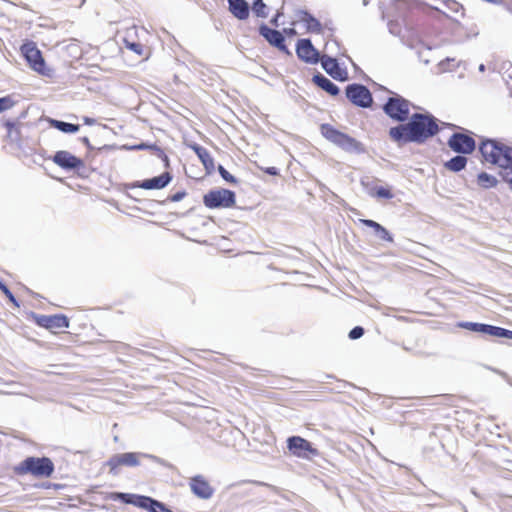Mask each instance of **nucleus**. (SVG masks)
Returning <instances> with one entry per match:
<instances>
[{"mask_svg": "<svg viewBox=\"0 0 512 512\" xmlns=\"http://www.w3.org/2000/svg\"><path fill=\"white\" fill-rule=\"evenodd\" d=\"M392 9L394 18L387 22L389 33L398 36L401 42L411 49L423 43L422 25L428 11H435L450 18L444 11L420 0H393Z\"/></svg>", "mask_w": 512, "mask_h": 512, "instance_id": "1", "label": "nucleus"}, {"mask_svg": "<svg viewBox=\"0 0 512 512\" xmlns=\"http://www.w3.org/2000/svg\"><path fill=\"white\" fill-rule=\"evenodd\" d=\"M441 121L428 111L414 112L404 124H397L388 130L390 140L399 148L409 143L425 144L441 131Z\"/></svg>", "mask_w": 512, "mask_h": 512, "instance_id": "2", "label": "nucleus"}, {"mask_svg": "<svg viewBox=\"0 0 512 512\" xmlns=\"http://www.w3.org/2000/svg\"><path fill=\"white\" fill-rule=\"evenodd\" d=\"M478 151L482 163H489L500 169L512 170V146L496 138L481 137Z\"/></svg>", "mask_w": 512, "mask_h": 512, "instance_id": "3", "label": "nucleus"}, {"mask_svg": "<svg viewBox=\"0 0 512 512\" xmlns=\"http://www.w3.org/2000/svg\"><path fill=\"white\" fill-rule=\"evenodd\" d=\"M55 472V464L47 456H27L13 467L16 476L30 475L36 479L50 478Z\"/></svg>", "mask_w": 512, "mask_h": 512, "instance_id": "4", "label": "nucleus"}, {"mask_svg": "<svg viewBox=\"0 0 512 512\" xmlns=\"http://www.w3.org/2000/svg\"><path fill=\"white\" fill-rule=\"evenodd\" d=\"M321 135L342 149L351 154L361 155L367 152L365 145L349 134L340 131L330 123H322L319 127Z\"/></svg>", "mask_w": 512, "mask_h": 512, "instance_id": "5", "label": "nucleus"}, {"mask_svg": "<svg viewBox=\"0 0 512 512\" xmlns=\"http://www.w3.org/2000/svg\"><path fill=\"white\" fill-rule=\"evenodd\" d=\"M415 106L402 95L391 92L386 101L381 105L383 113L392 121L404 124L411 117L410 109Z\"/></svg>", "mask_w": 512, "mask_h": 512, "instance_id": "6", "label": "nucleus"}, {"mask_svg": "<svg viewBox=\"0 0 512 512\" xmlns=\"http://www.w3.org/2000/svg\"><path fill=\"white\" fill-rule=\"evenodd\" d=\"M119 149L125 150V151H141V150L151 151L152 154H154L157 158H159L162 161L164 168H167V169L171 168V162H170L169 156L164 151V149L161 148L160 146H158L156 143H151L148 141H141L136 144H124L121 146H118L117 144H104L102 146L96 147V151L99 153L116 151Z\"/></svg>", "mask_w": 512, "mask_h": 512, "instance_id": "7", "label": "nucleus"}, {"mask_svg": "<svg viewBox=\"0 0 512 512\" xmlns=\"http://www.w3.org/2000/svg\"><path fill=\"white\" fill-rule=\"evenodd\" d=\"M20 51L28 66L33 71L42 76H52L53 70L47 66L41 50L34 41L25 40L20 46Z\"/></svg>", "mask_w": 512, "mask_h": 512, "instance_id": "8", "label": "nucleus"}, {"mask_svg": "<svg viewBox=\"0 0 512 512\" xmlns=\"http://www.w3.org/2000/svg\"><path fill=\"white\" fill-rule=\"evenodd\" d=\"M202 202L210 210L233 208L236 206V193L228 188H212L203 195Z\"/></svg>", "mask_w": 512, "mask_h": 512, "instance_id": "9", "label": "nucleus"}, {"mask_svg": "<svg viewBox=\"0 0 512 512\" xmlns=\"http://www.w3.org/2000/svg\"><path fill=\"white\" fill-rule=\"evenodd\" d=\"M456 327L478 334L483 338L512 340V330L492 324L472 321H458L456 323Z\"/></svg>", "mask_w": 512, "mask_h": 512, "instance_id": "10", "label": "nucleus"}, {"mask_svg": "<svg viewBox=\"0 0 512 512\" xmlns=\"http://www.w3.org/2000/svg\"><path fill=\"white\" fill-rule=\"evenodd\" d=\"M447 140L448 147L456 154L471 155L477 148L474 133L465 128H459Z\"/></svg>", "mask_w": 512, "mask_h": 512, "instance_id": "11", "label": "nucleus"}, {"mask_svg": "<svg viewBox=\"0 0 512 512\" xmlns=\"http://www.w3.org/2000/svg\"><path fill=\"white\" fill-rule=\"evenodd\" d=\"M286 447L291 455L300 459L312 460L320 455L319 450L314 447L312 442L299 435L289 436L286 439Z\"/></svg>", "mask_w": 512, "mask_h": 512, "instance_id": "12", "label": "nucleus"}, {"mask_svg": "<svg viewBox=\"0 0 512 512\" xmlns=\"http://www.w3.org/2000/svg\"><path fill=\"white\" fill-rule=\"evenodd\" d=\"M345 97L354 106L371 108L373 96L370 89L362 83H350L345 87Z\"/></svg>", "mask_w": 512, "mask_h": 512, "instance_id": "13", "label": "nucleus"}, {"mask_svg": "<svg viewBox=\"0 0 512 512\" xmlns=\"http://www.w3.org/2000/svg\"><path fill=\"white\" fill-rule=\"evenodd\" d=\"M58 167L66 172H73L81 176V171L85 169V161L66 150H58L49 157Z\"/></svg>", "mask_w": 512, "mask_h": 512, "instance_id": "14", "label": "nucleus"}, {"mask_svg": "<svg viewBox=\"0 0 512 512\" xmlns=\"http://www.w3.org/2000/svg\"><path fill=\"white\" fill-rule=\"evenodd\" d=\"M29 316L38 327L44 328L49 331H52L53 329L70 327L69 317L62 313H57L53 315H43L31 311L29 313Z\"/></svg>", "mask_w": 512, "mask_h": 512, "instance_id": "15", "label": "nucleus"}, {"mask_svg": "<svg viewBox=\"0 0 512 512\" xmlns=\"http://www.w3.org/2000/svg\"><path fill=\"white\" fill-rule=\"evenodd\" d=\"M258 33L270 46L278 49L287 56H292V52L285 42V35H283L280 30L271 28L266 23L262 22L258 27Z\"/></svg>", "mask_w": 512, "mask_h": 512, "instance_id": "16", "label": "nucleus"}, {"mask_svg": "<svg viewBox=\"0 0 512 512\" xmlns=\"http://www.w3.org/2000/svg\"><path fill=\"white\" fill-rule=\"evenodd\" d=\"M295 53L300 61L311 65L318 64L322 57L310 38L298 39L295 44Z\"/></svg>", "mask_w": 512, "mask_h": 512, "instance_id": "17", "label": "nucleus"}, {"mask_svg": "<svg viewBox=\"0 0 512 512\" xmlns=\"http://www.w3.org/2000/svg\"><path fill=\"white\" fill-rule=\"evenodd\" d=\"M109 467V473L113 476L118 475V468L121 466L137 467L140 465L139 452H124L113 454L104 464Z\"/></svg>", "mask_w": 512, "mask_h": 512, "instance_id": "18", "label": "nucleus"}, {"mask_svg": "<svg viewBox=\"0 0 512 512\" xmlns=\"http://www.w3.org/2000/svg\"><path fill=\"white\" fill-rule=\"evenodd\" d=\"M166 171L161 173L160 175L134 181L129 184V188H141L144 190H161L167 187L173 180V174L165 168Z\"/></svg>", "mask_w": 512, "mask_h": 512, "instance_id": "19", "label": "nucleus"}, {"mask_svg": "<svg viewBox=\"0 0 512 512\" xmlns=\"http://www.w3.org/2000/svg\"><path fill=\"white\" fill-rule=\"evenodd\" d=\"M322 69L334 80L346 82L349 80L347 67L342 66L336 57L323 55L320 60Z\"/></svg>", "mask_w": 512, "mask_h": 512, "instance_id": "20", "label": "nucleus"}, {"mask_svg": "<svg viewBox=\"0 0 512 512\" xmlns=\"http://www.w3.org/2000/svg\"><path fill=\"white\" fill-rule=\"evenodd\" d=\"M146 512H174L166 503L144 494H134L133 504Z\"/></svg>", "mask_w": 512, "mask_h": 512, "instance_id": "21", "label": "nucleus"}, {"mask_svg": "<svg viewBox=\"0 0 512 512\" xmlns=\"http://www.w3.org/2000/svg\"><path fill=\"white\" fill-rule=\"evenodd\" d=\"M189 487L191 493L201 500H209L215 493V489L210 485L209 481L201 474L194 475L190 478Z\"/></svg>", "mask_w": 512, "mask_h": 512, "instance_id": "22", "label": "nucleus"}, {"mask_svg": "<svg viewBox=\"0 0 512 512\" xmlns=\"http://www.w3.org/2000/svg\"><path fill=\"white\" fill-rule=\"evenodd\" d=\"M187 147L189 149H191L196 154L199 161L201 162V164L204 167L206 175H208V176L212 175L214 173L216 167H215L214 158L211 156L210 152L205 147H203L202 145H200L196 142H191V143L187 144Z\"/></svg>", "mask_w": 512, "mask_h": 512, "instance_id": "23", "label": "nucleus"}, {"mask_svg": "<svg viewBox=\"0 0 512 512\" xmlns=\"http://www.w3.org/2000/svg\"><path fill=\"white\" fill-rule=\"evenodd\" d=\"M1 125L6 129V140L10 144H15L18 149L23 150V134L22 130L25 125H17L10 119H1Z\"/></svg>", "mask_w": 512, "mask_h": 512, "instance_id": "24", "label": "nucleus"}, {"mask_svg": "<svg viewBox=\"0 0 512 512\" xmlns=\"http://www.w3.org/2000/svg\"><path fill=\"white\" fill-rule=\"evenodd\" d=\"M311 81L332 97H338L341 93L340 87L319 71L312 75Z\"/></svg>", "mask_w": 512, "mask_h": 512, "instance_id": "25", "label": "nucleus"}, {"mask_svg": "<svg viewBox=\"0 0 512 512\" xmlns=\"http://www.w3.org/2000/svg\"><path fill=\"white\" fill-rule=\"evenodd\" d=\"M296 15L304 23V26L308 33H314V34H322L323 33L322 23L320 22V20L317 17H315L307 9L297 10Z\"/></svg>", "mask_w": 512, "mask_h": 512, "instance_id": "26", "label": "nucleus"}, {"mask_svg": "<svg viewBox=\"0 0 512 512\" xmlns=\"http://www.w3.org/2000/svg\"><path fill=\"white\" fill-rule=\"evenodd\" d=\"M359 223L362 225L371 228L373 230V235L383 241L388 243L394 242V236L393 234L385 228L382 224L378 223L375 220L372 219H359Z\"/></svg>", "mask_w": 512, "mask_h": 512, "instance_id": "27", "label": "nucleus"}, {"mask_svg": "<svg viewBox=\"0 0 512 512\" xmlns=\"http://www.w3.org/2000/svg\"><path fill=\"white\" fill-rule=\"evenodd\" d=\"M229 12L238 20L244 21L249 18L250 5L246 0H227Z\"/></svg>", "mask_w": 512, "mask_h": 512, "instance_id": "28", "label": "nucleus"}, {"mask_svg": "<svg viewBox=\"0 0 512 512\" xmlns=\"http://www.w3.org/2000/svg\"><path fill=\"white\" fill-rule=\"evenodd\" d=\"M361 185L368 189V194L377 199L391 200L394 193L390 186H373L369 188V181L364 178L361 179Z\"/></svg>", "mask_w": 512, "mask_h": 512, "instance_id": "29", "label": "nucleus"}, {"mask_svg": "<svg viewBox=\"0 0 512 512\" xmlns=\"http://www.w3.org/2000/svg\"><path fill=\"white\" fill-rule=\"evenodd\" d=\"M467 163H468V158L466 155L456 154L455 156L451 157L449 160L445 161L443 166L449 172L459 173L466 168Z\"/></svg>", "mask_w": 512, "mask_h": 512, "instance_id": "30", "label": "nucleus"}, {"mask_svg": "<svg viewBox=\"0 0 512 512\" xmlns=\"http://www.w3.org/2000/svg\"><path fill=\"white\" fill-rule=\"evenodd\" d=\"M47 121L50 127L57 129L64 134H76L81 127L79 124H74L54 118H48Z\"/></svg>", "mask_w": 512, "mask_h": 512, "instance_id": "31", "label": "nucleus"}, {"mask_svg": "<svg viewBox=\"0 0 512 512\" xmlns=\"http://www.w3.org/2000/svg\"><path fill=\"white\" fill-rule=\"evenodd\" d=\"M104 500H111V501H119L126 505H132L134 494L130 492H119V491H112V492H100L99 493Z\"/></svg>", "mask_w": 512, "mask_h": 512, "instance_id": "32", "label": "nucleus"}, {"mask_svg": "<svg viewBox=\"0 0 512 512\" xmlns=\"http://www.w3.org/2000/svg\"><path fill=\"white\" fill-rule=\"evenodd\" d=\"M499 181L494 175L481 171L477 174V184L483 189L495 188Z\"/></svg>", "mask_w": 512, "mask_h": 512, "instance_id": "33", "label": "nucleus"}, {"mask_svg": "<svg viewBox=\"0 0 512 512\" xmlns=\"http://www.w3.org/2000/svg\"><path fill=\"white\" fill-rule=\"evenodd\" d=\"M139 454H140V458L149 459L150 461H152L158 465H161L167 469H170V470L176 469L172 463L168 462L167 460H165L159 456H156L154 454H149V453H143V452H139Z\"/></svg>", "mask_w": 512, "mask_h": 512, "instance_id": "34", "label": "nucleus"}, {"mask_svg": "<svg viewBox=\"0 0 512 512\" xmlns=\"http://www.w3.org/2000/svg\"><path fill=\"white\" fill-rule=\"evenodd\" d=\"M217 171L220 177L228 184L236 186L240 183V180L232 175L222 164H218Z\"/></svg>", "mask_w": 512, "mask_h": 512, "instance_id": "35", "label": "nucleus"}, {"mask_svg": "<svg viewBox=\"0 0 512 512\" xmlns=\"http://www.w3.org/2000/svg\"><path fill=\"white\" fill-rule=\"evenodd\" d=\"M252 11L259 18H266L268 16V8L263 0H253Z\"/></svg>", "mask_w": 512, "mask_h": 512, "instance_id": "36", "label": "nucleus"}, {"mask_svg": "<svg viewBox=\"0 0 512 512\" xmlns=\"http://www.w3.org/2000/svg\"><path fill=\"white\" fill-rule=\"evenodd\" d=\"M0 291L6 296L8 301L13 304V306L19 308L20 301L15 297L13 292L10 290L8 285L4 282V280L0 277Z\"/></svg>", "mask_w": 512, "mask_h": 512, "instance_id": "37", "label": "nucleus"}, {"mask_svg": "<svg viewBox=\"0 0 512 512\" xmlns=\"http://www.w3.org/2000/svg\"><path fill=\"white\" fill-rule=\"evenodd\" d=\"M17 102L11 94L0 97V114L12 109Z\"/></svg>", "mask_w": 512, "mask_h": 512, "instance_id": "38", "label": "nucleus"}, {"mask_svg": "<svg viewBox=\"0 0 512 512\" xmlns=\"http://www.w3.org/2000/svg\"><path fill=\"white\" fill-rule=\"evenodd\" d=\"M187 195V192L185 189L178 190L175 193L169 195L165 200L163 201H157L158 204L164 205L166 202H179L183 200Z\"/></svg>", "mask_w": 512, "mask_h": 512, "instance_id": "39", "label": "nucleus"}, {"mask_svg": "<svg viewBox=\"0 0 512 512\" xmlns=\"http://www.w3.org/2000/svg\"><path fill=\"white\" fill-rule=\"evenodd\" d=\"M444 4L447 7V9H449L450 11H452L454 13H458L459 11H461V16L462 17L464 16L465 9H464L463 5L460 4L459 2H457L456 0H445Z\"/></svg>", "mask_w": 512, "mask_h": 512, "instance_id": "40", "label": "nucleus"}, {"mask_svg": "<svg viewBox=\"0 0 512 512\" xmlns=\"http://www.w3.org/2000/svg\"><path fill=\"white\" fill-rule=\"evenodd\" d=\"M35 488H40V489H54V490H60V489H64L66 487L65 484H61V483H52V482H49V481H44V482H41V483H36L34 485Z\"/></svg>", "mask_w": 512, "mask_h": 512, "instance_id": "41", "label": "nucleus"}, {"mask_svg": "<svg viewBox=\"0 0 512 512\" xmlns=\"http://www.w3.org/2000/svg\"><path fill=\"white\" fill-rule=\"evenodd\" d=\"M365 333V329L360 326V325H357V326H354L348 333V338L350 340H358L360 339Z\"/></svg>", "mask_w": 512, "mask_h": 512, "instance_id": "42", "label": "nucleus"}, {"mask_svg": "<svg viewBox=\"0 0 512 512\" xmlns=\"http://www.w3.org/2000/svg\"><path fill=\"white\" fill-rule=\"evenodd\" d=\"M126 48L129 49L130 51H133L134 53H136L139 56H141L144 52V47L140 42H135V41L127 42Z\"/></svg>", "mask_w": 512, "mask_h": 512, "instance_id": "43", "label": "nucleus"}, {"mask_svg": "<svg viewBox=\"0 0 512 512\" xmlns=\"http://www.w3.org/2000/svg\"><path fill=\"white\" fill-rule=\"evenodd\" d=\"M484 367L501 376L510 386H512V378L505 371L491 367L489 365H484Z\"/></svg>", "mask_w": 512, "mask_h": 512, "instance_id": "44", "label": "nucleus"}, {"mask_svg": "<svg viewBox=\"0 0 512 512\" xmlns=\"http://www.w3.org/2000/svg\"><path fill=\"white\" fill-rule=\"evenodd\" d=\"M256 167L269 176H279L280 175V169L275 166L262 167V166L256 164Z\"/></svg>", "mask_w": 512, "mask_h": 512, "instance_id": "45", "label": "nucleus"}, {"mask_svg": "<svg viewBox=\"0 0 512 512\" xmlns=\"http://www.w3.org/2000/svg\"><path fill=\"white\" fill-rule=\"evenodd\" d=\"M511 172H512V170L501 169L498 173V175L500 176L502 181L505 182L508 186H509V181H511V179H512V176L510 175Z\"/></svg>", "mask_w": 512, "mask_h": 512, "instance_id": "46", "label": "nucleus"}, {"mask_svg": "<svg viewBox=\"0 0 512 512\" xmlns=\"http://www.w3.org/2000/svg\"><path fill=\"white\" fill-rule=\"evenodd\" d=\"M28 111L24 110L22 111L17 117L15 118H9L11 121L16 122L17 125H25L26 123L23 122V120L27 117Z\"/></svg>", "mask_w": 512, "mask_h": 512, "instance_id": "47", "label": "nucleus"}, {"mask_svg": "<svg viewBox=\"0 0 512 512\" xmlns=\"http://www.w3.org/2000/svg\"><path fill=\"white\" fill-rule=\"evenodd\" d=\"M454 58L446 57L444 60L439 62V68L442 72L449 71V64L453 62Z\"/></svg>", "mask_w": 512, "mask_h": 512, "instance_id": "48", "label": "nucleus"}, {"mask_svg": "<svg viewBox=\"0 0 512 512\" xmlns=\"http://www.w3.org/2000/svg\"><path fill=\"white\" fill-rule=\"evenodd\" d=\"M281 32L283 33V35H285V39L286 38H293L294 36L297 35V31L293 27L283 28L281 30Z\"/></svg>", "mask_w": 512, "mask_h": 512, "instance_id": "49", "label": "nucleus"}, {"mask_svg": "<svg viewBox=\"0 0 512 512\" xmlns=\"http://www.w3.org/2000/svg\"><path fill=\"white\" fill-rule=\"evenodd\" d=\"M79 140L86 146L89 151H96V146L91 144L90 139L87 136H82Z\"/></svg>", "mask_w": 512, "mask_h": 512, "instance_id": "50", "label": "nucleus"}, {"mask_svg": "<svg viewBox=\"0 0 512 512\" xmlns=\"http://www.w3.org/2000/svg\"><path fill=\"white\" fill-rule=\"evenodd\" d=\"M98 153L99 152H97V151H89V150H87L83 160L91 163V162L95 161L96 156H97Z\"/></svg>", "mask_w": 512, "mask_h": 512, "instance_id": "51", "label": "nucleus"}, {"mask_svg": "<svg viewBox=\"0 0 512 512\" xmlns=\"http://www.w3.org/2000/svg\"><path fill=\"white\" fill-rule=\"evenodd\" d=\"M365 79H366L367 81H371V83H372L373 87H375L376 89H378V90H382V91H386V92H388V93L391 95V92H392V91H391V90H389L387 87H385V86H383V85H381V84H379V83H377V82H375V81L371 80L367 75H366Z\"/></svg>", "mask_w": 512, "mask_h": 512, "instance_id": "52", "label": "nucleus"}, {"mask_svg": "<svg viewBox=\"0 0 512 512\" xmlns=\"http://www.w3.org/2000/svg\"><path fill=\"white\" fill-rule=\"evenodd\" d=\"M82 120H83V124L87 125V126H91V125H94L96 123V119L92 118V117H89V116H83Z\"/></svg>", "mask_w": 512, "mask_h": 512, "instance_id": "53", "label": "nucleus"}, {"mask_svg": "<svg viewBox=\"0 0 512 512\" xmlns=\"http://www.w3.org/2000/svg\"><path fill=\"white\" fill-rule=\"evenodd\" d=\"M282 14L280 12H277L270 20V23L274 26H278V19Z\"/></svg>", "mask_w": 512, "mask_h": 512, "instance_id": "54", "label": "nucleus"}, {"mask_svg": "<svg viewBox=\"0 0 512 512\" xmlns=\"http://www.w3.org/2000/svg\"><path fill=\"white\" fill-rule=\"evenodd\" d=\"M68 50H69V52H70L72 55H76V54H77V52H78V50H79V47H78V45H74V44H72V45H69V46H68Z\"/></svg>", "mask_w": 512, "mask_h": 512, "instance_id": "55", "label": "nucleus"}, {"mask_svg": "<svg viewBox=\"0 0 512 512\" xmlns=\"http://www.w3.org/2000/svg\"><path fill=\"white\" fill-rule=\"evenodd\" d=\"M509 13L512 14V2L511 3H506L504 1V5H502Z\"/></svg>", "mask_w": 512, "mask_h": 512, "instance_id": "56", "label": "nucleus"}, {"mask_svg": "<svg viewBox=\"0 0 512 512\" xmlns=\"http://www.w3.org/2000/svg\"><path fill=\"white\" fill-rule=\"evenodd\" d=\"M100 129L102 131H108V132H111L112 130L106 125V124H101L100 125Z\"/></svg>", "mask_w": 512, "mask_h": 512, "instance_id": "57", "label": "nucleus"}, {"mask_svg": "<svg viewBox=\"0 0 512 512\" xmlns=\"http://www.w3.org/2000/svg\"><path fill=\"white\" fill-rule=\"evenodd\" d=\"M24 288H25V290H26L29 294L33 295L34 297H40V295H39V294L34 293V292H33V291H31L28 287H24Z\"/></svg>", "mask_w": 512, "mask_h": 512, "instance_id": "58", "label": "nucleus"}, {"mask_svg": "<svg viewBox=\"0 0 512 512\" xmlns=\"http://www.w3.org/2000/svg\"><path fill=\"white\" fill-rule=\"evenodd\" d=\"M485 69H486V66H485L483 63H481V64L479 65V67H478V70H479L480 72H484V71H485Z\"/></svg>", "mask_w": 512, "mask_h": 512, "instance_id": "59", "label": "nucleus"}, {"mask_svg": "<svg viewBox=\"0 0 512 512\" xmlns=\"http://www.w3.org/2000/svg\"><path fill=\"white\" fill-rule=\"evenodd\" d=\"M98 507H99L100 509H102V510H106V511H108V510L110 509V508H109V506H107V505H105V504L100 505V506H98Z\"/></svg>", "mask_w": 512, "mask_h": 512, "instance_id": "60", "label": "nucleus"}, {"mask_svg": "<svg viewBox=\"0 0 512 512\" xmlns=\"http://www.w3.org/2000/svg\"><path fill=\"white\" fill-rule=\"evenodd\" d=\"M32 161H33V163H34V164H40V161H41V160H40V158L37 156V157L33 158V160H32Z\"/></svg>", "mask_w": 512, "mask_h": 512, "instance_id": "61", "label": "nucleus"}, {"mask_svg": "<svg viewBox=\"0 0 512 512\" xmlns=\"http://www.w3.org/2000/svg\"><path fill=\"white\" fill-rule=\"evenodd\" d=\"M44 152L45 151L43 150V152H40V153L37 154L38 157L40 158V160H44L45 159Z\"/></svg>", "mask_w": 512, "mask_h": 512, "instance_id": "62", "label": "nucleus"}, {"mask_svg": "<svg viewBox=\"0 0 512 512\" xmlns=\"http://www.w3.org/2000/svg\"><path fill=\"white\" fill-rule=\"evenodd\" d=\"M471 33H472V36H473V37H476V36H478V34H479V32H478L476 29H472V30H471Z\"/></svg>", "mask_w": 512, "mask_h": 512, "instance_id": "63", "label": "nucleus"}, {"mask_svg": "<svg viewBox=\"0 0 512 512\" xmlns=\"http://www.w3.org/2000/svg\"><path fill=\"white\" fill-rule=\"evenodd\" d=\"M449 128H457L459 129L460 127H458L457 125L455 124H446Z\"/></svg>", "mask_w": 512, "mask_h": 512, "instance_id": "64", "label": "nucleus"}]
</instances>
